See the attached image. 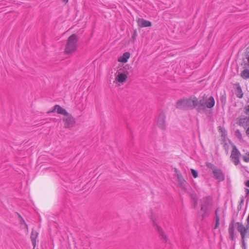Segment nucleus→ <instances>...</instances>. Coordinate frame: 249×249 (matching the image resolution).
<instances>
[{"instance_id": "obj_1", "label": "nucleus", "mask_w": 249, "mask_h": 249, "mask_svg": "<svg viewBox=\"0 0 249 249\" xmlns=\"http://www.w3.org/2000/svg\"><path fill=\"white\" fill-rule=\"evenodd\" d=\"M78 40L79 38L75 34H72L68 38L64 51L65 54H71L76 52Z\"/></svg>"}, {"instance_id": "obj_2", "label": "nucleus", "mask_w": 249, "mask_h": 249, "mask_svg": "<svg viewBox=\"0 0 249 249\" xmlns=\"http://www.w3.org/2000/svg\"><path fill=\"white\" fill-rule=\"evenodd\" d=\"M206 167L212 170L213 174V177L217 180L218 182H221L225 179V175L221 169L217 168L213 164L209 162H206Z\"/></svg>"}, {"instance_id": "obj_3", "label": "nucleus", "mask_w": 249, "mask_h": 249, "mask_svg": "<svg viewBox=\"0 0 249 249\" xmlns=\"http://www.w3.org/2000/svg\"><path fill=\"white\" fill-rule=\"evenodd\" d=\"M205 94H204L203 98L199 100H198L196 96L193 97V107L195 108L196 111L199 113L205 112Z\"/></svg>"}, {"instance_id": "obj_4", "label": "nucleus", "mask_w": 249, "mask_h": 249, "mask_svg": "<svg viewBox=\"0 0 249 249\" xmlns=\"http://www.w3.org/2000/svg\"><path fill=\"white\" fill-rule=\"evenodd\" d=\"M232 149L231 152L230 158L231 159V160L233 162L234 165H237L240 163L239 159L241 154L234 144H232Z\"/></svg>"}, {"instance_id": "obj_5", "label": "nucleus", "mask_w": 249, "mask_h": 249, "mask_svg": "<svg viewBox=\"0 0 249 249\" xmlns=\"http://www.w3.org/2000/svg\"><path fill=\"white\" fill-rule=\"evenodd\" d=\"M201 208L208 209L211 211L213 206V199L210 196H207L202 197L200 200Z\"/></svg>"}, {"instance_id": "obj_6", "label": "nucleus", "mask_w": 249, "mask_h": 249, "mask_svg": "<svg viewBox=\"0 0 249 249\" xmlns=\"http://www.w3.org/2000/svg\"><path fill=\"white\" fill-rule=\"evenodd\" d=\"M166 115L163 111H161L159 115L157 120V125L162 130L166 129L165 123Z\"/></svg>"}, {"instance_id": "obj_7", "label": "nucleus", "mask_w": 249, "mask_h": 249, "mask_svg": "<svg viewBox=\"0 0 249 249\" xmlns=\"http://www.w3.org/2000/svg\"><path fill=\"white\" fill-rule=\"evenodd\" d=\"M66 116L67 118L63 119V121L65 123V128H71L73 127L76 123L75 118L70 113L69 114V115Z\"/></svg>"}, {"instance_id": "obj_8", "label": "nucleus", "mask_w": 249, "mask_h": 249, "mask_svg": "<svg viewBox=\"0 0 249 249\" xmlns=\"http://www.w3.org/2000/svg\"><path fill=\"white\" fill-rule=\"evenodd\" d=\"M236 225L237 226L236 229L237 231L240 232L242 240V244L243 246H245V241H244V238L245 234L246 233V229H245V227L243 225V224L241 222H237L235 223Z\"/></svg>"}, {"instance_id": "obj_9", "label": "nucleus", "mask_w": 249, "mask_h": 249, "mask_svg": "<svg viewBox=\"0 0 249 249\" xmlns=\"http://www.w3.org/2000/svg\"><path fill=\"white\" fill-rule=\"evenodd\" d=\"M234 220L232 219L229 226L228 231L230 235V238L231 241H234L235 239V237L234 236Z\"/></svg>"}, {"instance_id": "obj_10", "label": "nucleus", "mask_w": 249, "mask_h": 249, "mask_svg": "<svg viewBox=\"0 0 249 249\" xmlns=\"http://www.w3.org/2000/svg\"><path fill=\"white\" fill-rule=\"evenodd\" d=\"M215 105V100L213 96H211L208 99L205 100V111L206 108H212Z\"/></svg>"}, {"instance_id": "obj_11", "label": "nucleus", "mask_w": 249, "mask_h": 249, "mask_svg": "<svg viewBox=\"0 0 249 249\" xmlns=\"http://www.w3.org/2000/svg\"><path fill=\"white\" fill-rule=\"evenodd\" d=\"M138 25L141 27H149L152 26V23L149 20L144 18H138L137 20Z\"/></svg>"}, {"instance_id": "obj_12", "label": "nucleus", "mask_w": 249, "mask_h": 249, "mask_svg": "<svg viewBox=\"0 0 249 249\" xmlns=\"http://www.w3.org/2000/svg\"><path fill=\"white\" fill-rule=\"evenodd\" d=\"M157 231L159 234L160 239L166 243L167 241V237L160 226H157Z\"/></svg>"}, {"instance_id": "obj_13", "label": "nucleus", "mask_w": 249, "mask_h": 249, "mask_svg": "<svg viewBox=\"0 0 249 249\" xmlns=\"http://www.w3.org/2000/svg\"><path fill=\"white\" fill-rule=\"evenodd\" d=\"M128 72L126 71V73H119L116 77V80L119 83H124L127 77V74Z\"/></svg>"}, {"instance_id": "obj_14", "label": "nucleus", "mask_w": 249, "mask_h": 249, "mask_svg": "<svg viewBox=\"0 0 249 249\" xmlns=\"http://www.w3.org/2000/svg\"><path fill=\"white\" fill-rule=\"evenodd\" d=\"M177 108L186 110L185 99H181L177 101L176 104Z\"/></svg>"}, {"instance_id": "obj_15", "label": "nucleus", "mask_w": 249, "mask_h": 249, "mask_svg": "<svg viewBox=\"0 0 249 249\" xmlns=\"http://www.w3.org/2000/svg\"><path fill=\"white\" fill-rule=\"evenodd\" d=\"M130 53L129 52H125L123 54L118 58V61L122 63H126L130 57Z\"/></svg>"}, {"instance_id": "obj_16", "label": "nucleus", "mask_w": 249, "mask_h": 249, "mask_svg": "<svg viewBox=\"0 0 249 249\" xmlns=\"http://www.w3.org/2000/svg\"><path fill=\"white\" fill-rule=\"evenodd\" d=\"M211 211L208 210V209H204L200 208V211L198 213L201 214V220H204L205 218L209 216Z\"/></svg>"}, {"instance_id": "obj_17", "label": "nucleus", "mask_w": 249, "mask_h": 249, "mask_svg": "<svg viewBox=\"0 0 249 249\" xmlns=\"http://www.w3.org/2000/svg\"><path fill=\"white\" fill-rule=\"evenodd\" d=\"M38 233L36 231H34L33 230H32V231L31 234V240L32 241V245L34 247V248H35L36 244V239L38 236Z\"/></svg>"}, {"instance_id": "obj_18", "label": "nucleus", "mask_w": 249, "mask_h": 249, "mask_svg": "<svg viewBox=\"0 0 249 249\" xmlns=\"http://www.w3.org/2000/svg\"><path fill=\"white\" fill-rule=\"evenodd\" d=\"M235 85L236 86V89H235L236 97L239 98H242L243 96V92L239 83H237Z\"/></svg>"}, {"instance_id": "obj_19", "label": "nucleus", "mask_w": 249, "mask_h": 249, "mask_svg": "<svg viewBox=\"0 0 249 249\" xmlns=\"http://www.w3.org/2000/svg\"><path fill=\"white\" fill-rule=\"evenodd\" d=\"M193 97H191L188 99H185L186 110L188 109L195 108L194 107H193Z\"/></svg>"}, {"instance_id": "obj_20", "label": "nucleus", "mask_w": 249, "mask_h": 249, "mask_svg": "<svg viewBox=\"0 0 249 249\" xmlns=\"http://www.w3.org/2000/svg\"><path fill=\"white\" fill-rule=\"evenodd\" d=\"M57 113L64 116L69 115V113L64 108H62L60 105H57Z\"/></svg>"}, {"instance_id": "obj_21", "label": "nucleus", "mask_w": 249, "mask_h": 249, "mask_svg": "<svg viewBox=\"0 0 249 249\" xmlns=\"http://www.w3.org/2000/svg\"><path fill=\"white\" fill-rule=\"evenodd\" d=\"M241 76L244 79L249 78V70L245 69L241 73Z\"/></svg>"}, {"instance_id": "obj_22", "label": "nucleus", "mask_w": 249, "mask_h": 249, "mask_svg": "<svg viewBox=\"0 0 249 249\" xmlns=\"http://www.w3.org/2000/svg\"><path fill=\"white\" fill-rule=\"evenodd\" d=\"M226 94L225 92L223 94H221L220 97V100L222 103V106H224L226 104Z\"/></svg>"}, {"instance_id": "obj_23", "label": "nucleus", "mask_w": 249, "mask_h": 249, "mask_svg": "<svg viewBox=\"0 0 249 249\" xmlns=\"http://www.w3.org/2000/svg\"><path fill=\"white\" fill-rule=\"evenodd\" d=\"M217 211H218V209H217L215 210V223L214 229L217 228L219 227V219H220V218H219V216L217 214Z\"/></svg>"}, {"instance_id": "obj_24", "label": "nucleus", "mask_w": 249, "mask_h": 249, "mask_svg": "<svg viewBox=\"0 0 249 249\" xmlns=\"http://www.w3.org/2000/svg\"><path fill=\"white\" fill-rule=\"evenodd\" d=\"M218 130L221 133V136L225 137L227 135V131L225 128H222L221 126L218 127Z\"/></svg>"}, {"instance_id": "obj_25", "label": "nucleus", "mask_w": 249, "mask_h": 249, "mask_svg": "<svg viewBox=\"0 0 249 249\" xmlns=\"http://www.w3.org/2000/svg\"><path fill=\"white\" fill-rule=\"evenodd\" d=\"M191 173L192 174V176L194 178H196L198 177V172L196 170L194 169H191Z\"/></svg>"}, {"instance_id": "obj_26", "label": "nucleus", "mask_w": 249, "mask_h": 249, "mask_svg": "<svg viewBox=\"0 0 249 249\" xmlns=\"http://www.w3.org/2000/svg\"><path fill=\"white\" fill-rule=\"evenodd\" d=\"M235 135L240 140L242 139V134L239 129H237L235 131Z\"/></svg>"}, {"instance_id": "obj_27", "label": "nucleus", "mask_w": 249, "mask_h": 249, "mask_svg": "<svg viewBox=\"0 0 249 249\" xmlns=\"http://www.w3.org/2000/svg\"><path fill=\"white\" fill-rule=\"evenodd\" d=\"M179 187L183 190H186V181L178 182Z\"/></svg>"}, {"instance_id": "obj_28", "label": "nucleus", "mask_w": 249, "mask_h": 249, "mask_svg": "<svg viewBox=\"0 0 249 249\" xmlns=\"http://www.w3.org/2000/svg\"><path fill=\"white\" fill-rule=\"evenodd\" d=\"M177 177L178 178V182L185 181V179L183 178V176L181 174H179L178 175H177Z\"/></svg>"}, {"instance_id": "obj_29", "label": "nucleus", "mask_w": 249, "mask_h": 249, "mask_svg": "<svg viewBox=\"0 0 249 249\" xmlns=\"http://www.w3.org/2000/svg\"><path fill=\"white\" fill-rule=\"evenodd\" d=\"M137 36V30L136 29H135L133 30V34H132V37H131L132 39L133 40V41L134 42L136 40Z\"/></svg>"}, {"instance_id": "obj_30", "label": "nucleus", "mask_w": 249, "mask_h": 249, "mask_svg": "<svg viewBox=\"0 0 249 249\" xmlns=\"http://www.w3.org/2000/svg\"><path fill=\"white\" fill-rule=\"evenodd\" d=\"M57 105H55L52 108V110H50L48 111H47V114H50V113H53V112H54L55 111H57Z\"/></svg>"}, {"instance_id": "obj_31", "label": "nucleus", "mask_w": 249, "mask_h": 249, "mask_svg": "<svg viewBox=\"0 0 249 249\" xmlns=\"http://www.w3.org/2000/svg\"><path fill=\"white\" fill-rule=\"evenodd\" d=\"M223 147H224V149L225 150L226 153L228 154L229 152V146L227 142H224V145H223Z\"/></svg>"}, {"instance_id": "obj_32", "label": "nucleus", "mask_w": 249, "mask_h": 249, "mask_svg": "<svg viewBox=\"0 0 249 249\" xmlns=\"http://www.w3.org/2000/svg\"><path fill=\"white\" fill-rule=\"evenodd\" d=\"M19 215V217L20 218V223L21 224H22V223H24L25 226L27 228H28V226H27V224L26 223L25 221H24V220L23 219V218L22 217V216L18 214Z\"/></svg>"}, {"instance_id": "obj_33", "label": "nucleus", "mask_w": 249, "mask_h": 249, "mask_svg": "<svg viewBox=\"0 0 249 249\" xmlns=\"http://www.w3.org/2000/svg\"><path fill=\"white\" fill-rule=\"evenodd\" d=\"M247 154L248 156H243V159L245 162H249V152L247 153Z\"/></svg>"}, {"instance_id": "obj_34", "label": "nucleus", "mask_w": 249, "mask_h": 249, "mask_svg": "<svg viewBox=\"0 0 249 249\" xmlns=\"http://www.w3.org/2000/svg\"><path fill=\"white\" fill-rule=\"evenodd\" d=\"M245 113L249 115L248 120H249V105L245 107Z\"/></svg>"}, {"instance_id": "obj_35", "label": "nucleus", "mask_w": 249, "mask_h": 249, "mask_svg": "<svg viewBox=\"0 0 249 249\" xmlns=\"http://www.w3.org/2000/svg\"><path fill=\"white\" fill-rule=\"evenodd\" d=\"M245 192L246 193V197H248V199L247 200V203L249 199V189L248 188H245Z\"/></svg>"}, {"instance_id": "obj_36", "label": "nucleus", "mask_w": 249, "mask_h": 249, "mask_svg": "<svg viewBox=\"0 0 249 249\" xmlns=\"http://www.w3.org/2000/svg\"><path fill=\"white\" fill-rule=\"evenodd\" d=\"M191 198L193 200L195 199H197L196 195V193L191 194Z\"/></svg>"}, {"instance_id": "obj_37", "label": "nucleus", "mask_w": 249, "mask_h": 249, "mask_svg": "<svg viewBox=\"0 0 249 249\" xmlns=\"http://www.w3.org/2000/svg\"><path fill=\"white\" fill-rule=\"evenodd\" d=\"M193 201H194L193 207H194V208H195L196 207V206L197 205V198L195 199V200H193Z\"/></svg>"}, {"instance_id": "obj_38", "label": "nucleus", "mask_w": 249, "mask_h": 249, "mask_svg": "<svg viewBox=\"0 0 249 249\" xmlns=\"http://www.w3.org/2000/svg\"><path fill=\"white\" fill-rule=\"evenodd\" d=\"M246 118L241 119L239 120V125H243V124L245 123V120Z\"/></svg>"}, {"instance_id": "obj_39", "label": "nucleus", "mask_w": 249, "mask_h": 249, "mask_svg": "<svg viewBox=\"0 0 249 249\" xmlns=\"http://www.w3.org/2000/svg\"><path fill=\"white\" fill-rule=\"evenodd\" d=\"M153 225L155 227L156 230H157V226H160L157 224L156 222L154 220H153Z\"/></svg>"}, {"instance_id": "obj_40", "label": "nucleus", "mask_w": 249, "mask_h": 249, "mask_svg": "<svg viewBox=\"0 0 249 249\" xmlns=\"http://www.w3.org/2000/svg\"><path fill=\"white\" fill-rule=\"evenodd\" d=\"M174 172L176 174V175H178L179 174H181L180 171L176 168H174Z\"/></svg>"}, {"instance_id": "obj_41", "label": "nucleus", "mask_w": 249, "mask_h": 249, "mask_svg": "<svg viewBox=\"0 0 249 249\" xmlns=\"http://www.w3.org/2000/svg\"><path fill=\"white\" fill-rule=\"evenodd\" d=\"M245 229H246V232H247V230L249 229V222H247V224L245 227Z\"/></svg>"}, {"instance_id": "obj_42", "label": "nucleus", "mask_w": 249, "mask_h": 249, "mask_svg": "<svg viewBox=\"0 0 249 249\" xmlns=\"http://www.w3.org/2000/svg\"><path fill=\"white\" fill-rule=\"evenodd\" d=\"M244 199L243 196H242L241 198V200H240V201L239 203V205H242V204L244 203Z\"/></svg>"}, {"instance_id": "obj_43", "label": "nucleus", "mask_w": 249, "mask_h": 249, "mask_svg": "<svg viewBox=\"0 0 249 249\" xmlns=\"http://www.w3.org/2000/svg\"><path fill=\"white\" fill-rule=\"evenodd\" d=\"M245 185L248 187H249V180H247L245 182Z\"/></svg>"}, {"instance_id": "obj_44", "label": "nucleus", "mask_w": 249, "mask_h": 249, "mask_svg": "<svg viewBox=\"0 0 249 249\" xmlns=\"http://www.w3.org/2000/svg\"><path fill=\"white\" fill-rule=\"evenodd\" d=\"M242 209V205H238V206H237V210L238 211H240Z\"/></svg>"}, {"instance_id": "obj_45", "label": "nucleus", "mask_w": 249, "mask_h": 249, "mask_svg": "<svg viewBox=\"0 0 249 249\" xmlns=\"http://www.w3.org/2000/svg\"><path fill=\"white\" fill-rule=\"evenodd\" d=\"M246 133L247 135H249V127L248 128V129L246 131Z\"/></svg>"}, {"instance_id": "obj_46", "label": "nucleus", "mask_w": 249, "mask_h": 249, "mask_svg": "<svg viewBox=\"0 0 249 249\" xmlns=\"http://www.w3.org/2000/svg\"><path fill=\"white\" fill-rule=\"evenodd\" d=\"M62 0L63 2H66V3L68 2V1H69V0Z\"/></svg>"}, {"instance_id": "obj_47", "label": "nucleus", "mask_w": 249, "mask_h": 249, "mask_svg": "<svg viewBox=\"0 0 249 249\" xmlns=\"http://www.w3.org/2000/svg\"><path fill=\"white\" fill-rule=\"evenodd\" d=\"M247 59H248V61L249 63V55H247Z\"/></svg>"}]
</instances>
